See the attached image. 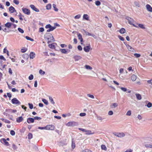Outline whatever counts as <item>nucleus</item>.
<instances>
[{"label": "nucleus", "instance_id": "1", "mask_svg": "<svg viewBox=\"0 0 152 152\" xmlns=\"http://www.w3.org/2000/svg\"><path fill=\"white\" fill-rule=\"evenodd\" d=\"M45 36L48 40V44H49L50 42L55 41L53 37L51 34L49 33H47L45 35Z\"/></svg>", "mask_w": 152, "mask_h": 152}, {"label": "nucleus", "instance_id": "2", "mask_svg": "<svg viewBox=\"0 0 152 152\" xmlns=\"http://www.w3.org/2000/svg\"><path fill=\"white\" fill-rule=\"evenodd\" d=\"M126 19L128 20V23L132 25L134 27L138 28V26L133 24V23L134 22V20L132 18L129 17H126Z\"/></svg>", "mask_w": 152, "mask_h": 152}, {"label": "nucleus", "instance_id": "3", "mask_svg": "<svg viewBox=\"0 0 152 152\" xmlns=\"http://www.w3.org/2000/svg\"><path fill=\"white\" fill-rule=\"evenodd\" d=\"M66 126H77L78 125V124L77 122L75 121H70L69 122L66 124Z\"/></svg>", "mask_w": 152, "mask_h": 152}, {"label": "nucleus", "instance_id": "4", "mask_svg": "<svg viewBox=\"0 0 152 152\" xmlns=\"http://www.w3.org/2000/svg\"><path fill=\"white\" fill-rule=\"evenodd\" d=\"M79 130L83 132H85L86 133V135H89L91 134H93V133H91V131L89 130H87L86 129H85L81 128H79Z\"/></svg>", "mask_w": 152, "mask_h": 152}, {"label": "nucleus", "instance_id": "5", "mask_svg": "<svg viewBox=\"0 0 152 152\" xmlns=\"http://www.w3.org/2000/svg\"><path fill=\"white\" fill-rule=\"evenodd\" d=\"M12 103L13 104H20V102L16 98H14L12 99L11 100Z\"/></svg>", "mask_w": 152, "mask_h": 152}, {"label": "nucleus", "instance_id": "6", "mask_svg": "<svg viewBox=\"0 0 152 152\" xmlns=\"http://www.w3.org/2000/svg\"><path fill=\"white\" fill-rule=\"evenodd\" d=\"M22 10L23 12L26 15H29L30 14V11L28 9L26 8H23L22 9Z\"/></svg>", "mask_w": 152, "mask_h": 152}, {"label": "nucleus", "instance_id": "7", "mask_svg": "<svg viewBox=\"0 0 152 152\" xmlns=\"http://www.w3.org/2000/svg\"><path fill=\"white\" fill-rule=\"evenodd\" d=\"M45 129L48 130H53L55 127L53 125H47L45 126Z\"/></svg>", "mask_w": 152, "mask_h": 152}, {"label": "nucleus", "instance_id": "8", "mask_svg": "<svg viewBox=\"0 0 152 152\" xmlns=\"http://www.w3.org/2000/svg\"><path fill=\"white\" fill-rule=\"evenodd\" d=\"M114 135L118 137L121 138L125 136L123 132L117 133L114 134Z\"/></svg>", "mask_w": 152, "mask_h": 152}, {"label": "nucleus", "instance_id": "9", "mask_svg": "<svg viewBox=\"0 0 152 152\" xmlns=\"http://www.w3.org/2000/svg\"><path fill=\"white\" fill-rule=\"evenodd\" d=\"M1 141V143H4L5 145L7 146H8L9 145L8 142H7L6 141V140L4 138L2 139Z\"/></svg>", "mask_w": 152, "mask_h": 152}, {"label": "nucleus", "instance_id": "10", "mask_svg": "<svg viewBox=\"0 0 152 152\" xmlns=\"http://www.w3.org/2000/svg\"><path fill=\"white\" fill-rule=\"evenodd\" d=\"M30 7L34 10L36 12H39V10L38 9L36 8V7H35V6L33 5V4H31L30 6Z\"/></svg>", "mask_w": 152, "mask_h": 152}, {"label": "nucleus", "instance_id": "11", "mask_svg": "<svg viewBox=\"0 0 152 152\" xmlns=\"http://www.w3.org/2000/svg\"><path fill=\"white\" fill-rule=\"evenodd\" d=\"M146 7L148 11L151 12H152V7L150 5L148 4H147L146 5Z\"/></svg>", "mask_w": 152, "mask_h": 152}, {"label": "nucleus", "instance_id": "12", "mask_svg": "<svg viewBox=\"0 0 152 152\" xmlns=\"http://www.w3.org/2000/svg\"><path fill=\"white\" fill-rule=\"evenodd\" d=\"M27 122L28 124L33 123L34 122V119L31 118H28L27 119Z\"/></svg>", "mask_w": 152, "mask_h": 152}, {"label": "nucleus", "instance_id": "13", "mask_svg": "<svg viewBox=\"0 0 152 152\" xmlns=\"http://www.w3.org/2000/svg\"><path fill=\"white\" fill-rule=\"evenodd\" d=\"M90 49V45L85 46L83 48V49L86 52H89Z\"/></svg>", "mask_w": 152, "mask_h": 152}, {"label": "nucleus", "instance_id": "14", "mask_svg": "<svg viewBox=\"0 0 152 152\" xmlns=\"http://www.w3.org/2000/svg\"><path fill=\"white\" fill-rule=\"evenodd\" d=\"M9 11L11 13H12L15 11H16L15 8L12 6H10L9 8Z\"/></svg>", "mask_w": 152, "mask_h": 152}, {"label": "nucleus", "instance_id": "15", "mask_svg": "<svg viewBox=\"0 0 152 152\" xmlns=\"http://www.w3.org/2000/svg\"><path fill=\"white\" fill-rule=\"evenodd\" d=\"M23 118L22 116L16 118V121L18 123H20L22 121Z\"/></svg>", "mask_w": 152, "mask_h": 152}, {"label": "nucleus", "instance_id": "16", "mask_svg": "<svg viewBox=\"0 0 152 152\" xmlns=\"http://www.w3.org/2000/svg\"><path fill=\"white\" fill-rule=\"evenodd\" d=\"M81 57L79 56H75L74 57V58L75 61H78L81 58Z\"/></svg>", "mask_w": 152, "mask_h": 152}, {"label": "nucleus", "instance_id": "17", "mask_svg": "<svg viewBox=\"0 0 152 152\" xmlns=\"http://www.w3.org/2000/svg\"><path fill=\"white\" fill-rule=\"evenodd\" d=\"M77 35L78 39L80 40L81 42H82L83 41V39L81 34L80 33H78L77 34Z\"/></svg>", "mask_w": 152, "mask_h": 152}, {"label": "nucleus", "instance_id": "18", "mask_svg": "<svg viewBox=\"0 0 152 152\" xmlns=\"http://www.w3.org/2000/svg\"><path fill=\"white\" fill-rule=\"evenodd\" d=\"M12 23L7 22L5 24V26L8 28H10L11 27Z\"/></svg>", "mask_w": 152, "mask_h": 152}, {"label": "nucleus", "instance_id": "19", "mask_svg": "<svg viewBox=\"0 0 152 152\" xmlns=\"http://www.w3.org/2000/svg\"><path fill=\"white\" fill-rule=\"evenodd\" d=\"M83 18L87 20H89V16L87 14H84L83 16Z\"/></svg>", "mask_w": 152, "mask_h": 152}, {"label": "nucleus", "instance_id": "20", "mask_svg": "<svg viewBox=\"0 0 152 152\" xmlns=\"http://www.w3.org/2000/svg\"><path fill=\"white\" fill-rule=\"evenodd\" d=\"M145 146L147 148H152V144L149 143H145Z\"/></svg>", "mask_w": 152, "mask_h": 152}, {"label": "nucleus", "instance_id": "21", "mask_svg": "<svg viewBox=\"0 0 152 152\" xmlns=\"http://www.w3.org/2000/svg\"><path fill=\"white\" fill-rule=\"evenodd\" d=\"M35 54L33 52H31L30 53L29 56L31 58L33 59L35 57Z\"/></svg>", "mask_w": 152, "mask_h": 152}, {"label": "nucleus", "instance_id": "22", "mask_svg": "<svg viewBox=\"0 0 152 152\" xmlns=\"http://www.w3.org/2000/svg\"><path fill=\"white\" fill-rule=\"evenodd\" d=\"M126 47L128 50L130 51H133V49L132 47L130 46L129 45H126Z\"/></svg>", "mask_w": 152, "mask_h": 152}, {"label": "nucleus", "instance_id": "23", "mask_svg": "<svg viewBox=\"0 0 152 152\" xmlns=\"http://www.w3.org/2000/svg\"><path fill=\"white\" fill-rule=\"evenodd\" d=\"M56 28L55 26H53L51 28H49L48 29L47 31L48 32H50L51 31H53L54 29H55Z\"/></svg>", "mask_w": 152, "mask_h": 152}, {"label": "nucleus", "instance_id": "24", "mask_svg": "<svg viewBox=\"0 0 152 152\" xmlns=\"http://www.w3.org/2000/svg\"><path fill=\"white\" fill-rule=\"evenodd\" d=\"M137 79V76L134 75H133L131 76V79L133 81H135Z\"/></svg>", "mask_w": 152, "mask_h": 152}, {"label": "nucleus", "instance_id": "25", "mask_svg": "<svg viewBox=\"0 0 152 152\" xmlns=\"http://www.w3.org/2000/svg\"><path fill=\"white\" fill-rule=\"evenodd\" d=\"M126 31L125 29L123 28H121L120 30L119 31V32L121 33V34H124L125 33Z\"/></svg>", "mask_w": 152, "mask_h": 152}, {"label": "nucleus", "instance_id": "26", "mask_svg": "<svg viewBox=\"0 0 152 152\" xmlns=\"http://www.w3.org/2000/svg\"><path fill=\"white\" fill-rule=\"evenodd\" d=\"M49 98L50 102L51 103L53 104H55V102L52 98L51 96H49Z\"/></svg>", "mask_w": 152, "mask_h": 152}, {"label": "nucleus", "instance_id": "27", "mask_svg": "<svg viewBox=\"0 0 152 152\" xmlns=\"http://www.w3.org/2000/svg\"><path fill=\"white\" fill-rule=\"evenodd\" d=\"M137 24L138 25V27H139L142 29H145V27L143 25L140 24Z\"/></svg>", "mask_w": 152, "mask_h": 152}, {"label": "nucleus", "instance_id": "28", "mask_svg": "<svg viewBox=\"0 0 152 152\" xmlns=\"http://www.w3.org/2000/svg\"><path fill=\"white\" fill-rule=\"evenodd\" d=\"M136 96L137 99L140 100L141 99V97L140 94H136Z\"/></svg>", "mask_w": 152, "mask_h": 152}, {"label": "nucleus", "instance_id": "29", "mask_svg": "<svg viewBox=\"0 0 152 152\" xmlns=\"http://www.w3.org/2000/svg\"><path fill=\"white\" fill-rule=\"evenodd\" d=\"M118 105V104L117 103H113L112 106H111V107L112 108H115V107H117Z\"/></svg>", "mask_w": 152, "mask_h": 152}, {"label": "nucleus", "instance_id": "30", "mask_svg": "<svg viewBox=\"0 0 152 152\" xmlns=\"http://www.w3.org/2000/svg\"><path fill=\"white\" fill-rule=\"evenodd\" d=\"M51 5L50 4H48L46 6V9L47 10H49L51 9Z\"/></svg>", "mask_w": 152, "mask_h": 152}, {"label": "nucleus", "instance_id": "31", "mask_svg": "<svg viewBox=\"0 0 152 152\" xmlns=\"http://www.w3.org/2000/svg\"><path fill=\"white\" fill-rule=\"evenodd\" d=\"M42 101L46 105H48V101L46 99H42Z\"/></svg>", "mask_w": 152, "mask_h": 152}, {"label": "nucleus", "instance_id": "32", "mask_svg": "<svg viewBox=\"0 0 152 152\" xmlns=\"http://www.w3.org/2000/svg\"><path fill=\"white\" fill-rule=\"evenodd\" d=\"M85 68L87 69H90L91 70L92 69V68L90 66L88 65H86L85 66Z\"/></svg>", "mask_w": 152, "mask_h": 152}, {"label": "nucleus", "instance_id": "33", "mask_svg": "<svg viewBox=\"0 0 152 152\" xmlns=\"http://www.w3.org/2000/svg\"><path fill=\"white\" fill-rule=\"evenodd\" d=\"M60 50L63 53L66 54L67 53V51L65 49H61Z\"/></svg>", "mask_w": 152, "mask_h": 152}, {"label": "nucleus", "instance_id": "34", "mask_svg": "<svg viewBox=\"0 0 152 152\" xmlns=\"http://www.w3.org/2000/svg\"><path fill=\"white\" fill-rule=\"evenodd\" d=\"M95 4L97 6H99L101 4L100 2L99 1H97L95 2Z\"/></svg>", "mask_w": 152, "mask_h": 152}, {"label": "nucleus", "instance_id": "35", "mask_svg": "<svg viewBox=\"0 0 152 152\" xmlns=\"http://www.w3.org/2000/svg\"><path fill=\"white\" fill-rule=\"evenodd\" d=\"M97 119L98 120L100 121H101L102 120L104 119L103 118H102L101 116H97Z\"/></svg>", "mask_w": 152, "mask_h": 152}, {"label": "nucleus", "instance_id": "36", "mask_svg": "<svg viewBox=\"0 0 152 152\" xmlns=\"http://www.w3.org/2000/svg\"><path fill=\"white\" fill-rule=\"evenodd\" d=\"M53 7L54 8V10L56 11H58V10L57 8L56 7V4H53Z\"/></svg>", "mask_w": 152, "mask_h": 152}, {"label": "nucleus", "instance_id": "37", "mask_svg": "<svg viewBox=\"0 0 152 152\" xmlns=\"http://www.w3.org/2000/svg\"><path fill=\"white\" fill-rule=\"evenodd\" d=\"M27 50V48H22L21 49V52L22 53H25L26 51Z\"/></svg>", "mask_w": 152, "mask_h": 152}, {"label": "nucleus", "instance_id": "38", "mask_svg": "<svg viewBox=\"0 0 152 152\" xmlns=\"http://www.w3.org/2000/svg\"><path fill=\"white\" fill-rule=\"evenodd\" d=\"M101 148L102 150L106 151L107 150V148L104 145H101Z\"/></svg>", "mask_w": 152, "mask_h": 152}, {"label": "nucleus", "instance_id": "39", "mask_svg": "<svg viewBox=\"0 0 152 152\" xmlns=\"http://www.w3.org/2000/svg\"><path fill=\"white\" fill-rule=\"evenodd\" d=\"M25 38L28 40H29L31 41H34V39H31V38L29 37L26 36L25 37Z\"/></svg>", "mask_w": 152, "mask_h": 152}, {"label": "nucleus", "instance_id": "40", "mask_svg": "<svg viewBox=\"0 0 152 152\" xmlns=\"http://www.w3.org/2000/svg\"><path fill=\"white\" fill-rule=\"evenodd\" d=\"M28 138L29 139H31L33 137V135L31 133H29L28 135Z\"/></svg>", "mask_w": 152, "mask_h": 152}, {"label": "nucleus", "instance_id": "41", "mask_svg": "<svg viewBox=\"0 0 152 152\" xmlns=\"http://www.w3.org/2000/svg\"><path fill=\"white\" fill-rule=\"evenodd\" d=\"M119 88H120V89L122 91H123L124 92H126V91H127V89L126 88H124V87H119Z\"/></svg>", "mask_w": 152, "mask_h": 152}, {"label": "nucleus", "instance_id": "42", "mask_svg": "<svg viewBox=\"0 0 152 152\" xmlns=\"http://www.w3.org/2000/svg\"><path fill=\"white\" fill-rule=\"evenodd\" d=\"M75 145L74 142L72 140V147L73 149H74L75 147Z\"/></svg>", "mask_w": 152, "mask_h": 152}, {"label": "nucleus", "instance_id": "43", "mask_svg": "<svg viewBox=\"0 0 152 152\" xmlns=\"http://www.w3.org/2000/svg\"><path fill=\"white\" fill-rule=\"evenodd\" d=\"M12 148H13L14 150H15L17 149L18 148L17 146L14 144H13L12 145Z\"/></svg>", "mask_w": 152, "mask_h": 152}, {"label": "nucleus", "instance_id": "44", "mask_svg": "<svg viewBox=\"0 0 152 152\" xmlns=\"http://www.w3.org/2000/svg\"><path fill=\"white\" fill-rule=\"evenodd\" d=\"M146 106L148 108H150L152 106V104L150 102H149Z\"/></svg>", "mask_w": 152, "mask_h": 152}, {"label": "nucleus", "instance_id": "45", "mask_svg": "<svg viewBox=\"0 0 152 152\" xmlns=\"http://www.w3.org/2000/svg\"><path fill=\"white\" fill-rule=\"evenodd\" d=\"M39 73L41 75H44L45 74V72L42 71V69L39 70Z\"/></svg>", "mask_w": 152, "mask_h": 152}, {"label": "nucleus", "instance_id": "46", "mask_svg": "<svg viewBox=\"0 0 152 152\" xmlns=\"http://www.w3.org/2000/svg\"><path fill=\"white\" fill-rule=\"evenodd\" d=\"M17 25L12 23L11 27V28H15L16 27Z\"/></svg>", "mask_w": 152, "mask_h": 152}, {"label": "nucleus", "instance_id": "47", "mask_svg": "<svg viewBox=\"0 0 152 152\" xmlns=\"http://www.w3.org/2000/svg\"><path fill=\"white\" fill-rule=\"evenodd\" d=\"M22 56L23 58H26V59H27L28 57V55L27 54H24Z\"/></svg>", "mask_w": 152, "mask_h": 152}, {"label": "nucleus", "instance_id": "48", "mask_svg": "<svg viewBox=\"0 0 152 152\" xmlns=\"http://www.w3.org/2000/svg\"><path fill=\"white\" fill-rule=\"evenodd\" d=\"M49 47L51 48H55V46L53 44H50L48 45Z\"/></svg>", "mask_w": 152, "mask_h": 152}, {"label": "nucleus", "instance_id": "49", "mask_svg": "<svg viewBox=\"0 0 152 152\" xmlns=\"http://www.w3.org/2000/svg\"><path fill=\"white\" fill-rule=\"evenodd\" d=\"M18 30L19 32H20L21 33H24V31L22 29L20 28H18Z\"/></svg>", "mask_w": 152, "mask_h": 152}, {"label": "nucleus", "instance_id": "50", "mask_svg": "<svg viewBox=\"0 0 152 152\" xmlns=\"http://www.w3.org/2000/svg\"><path fill=\"white\" fill-rule=\"evenodd\" d=\"M81 17V15L80 14L78 15L75 16L74 18L75 19H78Z\"/></svg>", "mask_w": 152, "mask_h": 152}, {"label": "nucleus", "instance_id": "51", "mask_svg": "<svg viewBox=\"0 0 152 152\" xmlns=\"http://www.w3.org/2000/svg\"><path fill=\"white\" fill-rule=\"evenodd\" d=\"M28 105L29 106V108L31 109H32L33 107V104H31V103H28Z\"/></svg>", "mask_w": 152, "mask_h": 152}, {"label": "nucleus", "instance_id": "52", "mask_svg": "<svg viewBox=\"0 0 152 152\" xmlns=\"http://www.w3.org/2000/svg\"><path fill=\"white\" fill-rule=\"evenodd\" d=\"M134 55L136 58H139L140 56V55L138 53H134Z\"/></svg>", "mask_w": 152, "mask_h": 152}, {"label": "nucleus", "instance_id": "53", "mask_svg": "<svg viewBox=\"0 0 152 152\" xmlns=\"http://www.w3.org/2000/svg\"><path fill=\"white\" fill-rule=\"evenodd\" d=\"M81 152H92V151L86 149L82 151Z\"/></svg>", "mask_w": 152, "mask_h": 152}, {"label": "nucleus", "instance_id": "54", "mask_svg": "<svg viewBox=\"0 0 152 152\" xmlns=\"http://www.w3.org/2000/svg\"><path fill=\"white\" fill-rule=\"evenodd\" d=\"M11 135L14 136L15 134V132L13 130H11L10 132Z\"/></svg>", "mask_w": 152, "mask_h": 152}, {"label": "nucleus", "instance_id": "55", "mask_svg": "<svg viewBox=\"0 0 152 152\" xmlns=\"http://www.w3.org/2000/svg\"><path fill=\"white\" fill-rule=\"evenodd\" d=\"M34 77L32 75H31L28 77V79L30 80H32L33 79Z\"/></svg>", "mask_w": 152, "mask_h": 152}, {"label": "nucleus", "instance_id": "56", "mask_svg": "<svg viewBox=\"0 0 152 152\" xmlns=\"http://www.w3.org/2000/svg\"><path fill=\"white\" fill-rule=\"evenodd\" d=\"M87 96H88L89 97H90V98H92V99H94V96L92 95H91L90 94H88L87 95Z\"/></svg>", "mask_w": 152, "mask_h": 152}, {"label": "nucleus", "instance_id": "57", "mask_svg": "<svg viewBox=\"0 0 152 152\" xmlns=\"http://www.w3.org/2000/svg\"><path fill=\"white\" fill-rule=\"evenodd\" d=\"M34 120H40L41 119V118L40 117H39L38 116H36L34 117Z\"/></svg>", "mask_w": 152, "mask_h": 152}, {"label": "nucleus", "instance_id": "58", "mask_svg": "<svg viewBox=\"0 0 152 152\" xmlns=\"http://www.w3.org/2000/svg\"><path fill=\"white\" fill-rule=\"evenodd\" d=\"M118 37L121 41H124V38L121 36H118Z\"/></svg>", "mask_w": 152, "mask_h": 152}, {"label": "nucleus", "instance_id": "59", "mask_svg": "<svg viewBox=\"0 0 152 152\" xmlns=\"http://www.w3.org/2000/svg\"><path fill=\"white\" fill-rule=\"evenodd\" d=\"M53 26H51L50 24L47 25L45 27L46 28H51Z\"/></svg>", "mask_w": 152, "mask_h": 152}, {"label": "nucleus", "instance_id": "60", "mask_svg": "<svg viewBox=\"0 0 152 152\" xmlns=\"http://www.w3.org/2000/svg\"><path fill=\"white\" fill-rule=\"evenodd\" d=\"M13 2L16 4H19V1L17 0H14Z\"/></svg>", "mask_w": 152, "mask_h": 152}, {"label": "nucleus", "instance_id": "61", "mask_svg": "<svg viewBox=\"0 0 152 152\" xmlns=\"http://www.w3.org/2000/svg\"><path fill=\"white\" fill-rule=\"evenodd\" d=\"M134 4L137 6L138 7H139L140 5V4H139V3H138V2H137V1H135L134 2Z\"/></svg>", "mask_w": 152, "mask_h": 152}, {"label": "nucleus", "instance_id": "62", "mask_svg": "<svg viewBox=\"0 0 152 152\" xmlns=\"http://www.w3.org/2000/svg\"><path fill=\"white\" fill-rule=\"evenodd\" d=\"M9 73L11 75H12V70L10 68H9Z\"/></svg>", "mask_w": 152, "mask_h": 152}, {"label": "nucleus", "instance_id": "63", "mask_svg": "<svg viewBox=\"0 0 152 152\" xmlns=\"http://www.w3.org/2000/svg\"><path fill=\"white\" fill-rule=\"evenodd\" d=\"M4 122L6 123H8V124H10V121L9 120L5 119L4 120Z\"/></svg>", "mask_w": 152, "mask_h": 152}, {"label": "nucleus", "instance_id": "64", "mask_svg": "<svg viewBox=\"0 0 152 152\" xmlns=\"http://www.w3.org/2000/svg\"><path fill=\"white\" fill-rule=\"evenodd\" d=\"M124 69L123 68H121L119 69V73L121 74L123 73L124 72Z\"/></svg>", "mask_w": 152, "mask_h": 152}]
</instances>
